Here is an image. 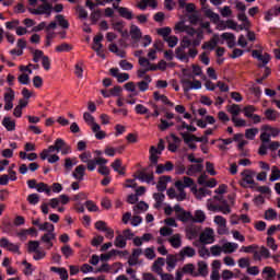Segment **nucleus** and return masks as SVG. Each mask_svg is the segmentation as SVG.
I'll list each match as a JSON object with an SVG mask.
<instances>
[{"label": "nucleus", "mask_w": 280, "mask_h": 280, "mask_svg": "<svg viewBox=\"0 0 280 280\" xmlns=\"http://www.w3.org/2000/svg\"><path fill=\"white\" fill-rule=\"evenodd\" d=\"M198 56V49L192 48L191 43L187 39H182L179 46L175 49V58L179 60V62H189V60H194Z\"/></svg>", "instance_id": "f257e3e1"}, {"label": "nucleus", "mask_w": 280, "mask_h": 280, "mask_svg": "<svg viewBox=\"0 0 280 280\" xmlns=\"http://www.w3.org/2000/svg\"><path fill=\"white\" fill-rule=\"evenodd\" d=\"M52 152H57V153L61 152L63 156H67V154H71L72 150H71V145H69L65 140H62V138H58L55 140L54 145H50L48 147V149H45L44 151H42L39 155L42 161H47V158Z\"/></svg>", "instance_id": "f03ea898"}, {"label": "nucleus", "mask_w": 280, "mask_h": 280, "mask_svg": "<svg viewBox=\"0 0 280 280\" xmlns=\"http://www.w3.org/2000/svg\"><path fill=\"white\" fill-rule=\"evenodd\" d=\"M182 40H188L190 43V47L196 49V47H200L202 40H205V31L202 28H194L187 31V35L182 38Z\"/></svg>", "instance_id": "7ed1b4c3"}, {"label": "nucleus", "mask_w": 280, "mask_h": 280, "mask_svg": "<svg viewBox=\"0 0 280 280\" xmlns=\"http://www.w3.org/2000/svg\"><path fill=\"white\" fill-rule=\"evenodd\" d=\"M202 12L205 13V16L210 19L211 23H213L217 26V30L219 32H224L225 30H228L229 20H220V14L213 12V10L209 8H202Z\"/></svg>", "instance_id": "20e7f679"}, {"label": "nucleus", "mask_w": 280, "mask_h": 280, "mask_svg": "<svg viewBox=\"0 0 280 280\" xmlns=\"http://www.w3.org/2000/svg\"><path fill=\"white\" fill-rule=\"evenodd\" d=\"M241 187H244V189H255V172L245 170L241 173Z\"/></svg>", "instance_id": "39448f33"}, {"label": "nucleus", "mask_w": 280, "mask_h": 280, "mask_svg": "<svg viewBox=\"0 0 280 280\" xmlns=\"http://www.w3.org/2000/svg\"><path fill=\"white\" fill-rule=\"evenodd\" d=\"M30 14H34L35 16H46L49 19L51 16V12H54V7L49 3H43L38 5L36 9H28Z\"/></svg>", "instance_id": "423d86ee"}, {"label": "nucleus", "mask_w": 280, "mask_h": 280, "mask_svg": "<svg viewBox=\"0 0 280 280\" xmlns=\"http://www.w3.org/2000/svg\"><path fill=\"white\" fill-rule=\"evenodd\" d=\"M163 150H165V142L163 141V139H160L158 148L154 145L150 148V162L152 163V165H158L159 156L163 154Z\"/></svg>", "instance_id": "0eeeda50"}, {"label": "nucleus", "mask_w": 280, "mask_h": 280, "mask_svg": "<svg viewBox=\"0 0 280 280\" xmlns=\"http://www.w3.org/2000/svg\"><path fill=\"white\" fill-rule=\"evenodd\" d=\"M199 242L201 244H213L215 242V232L211 228H206L203 232L199 235Z\"/></svg>", "instance_id": "6e6552de"}, {"label": "nucleus", "mask_w": 280, "mask_h": 280, "mask_svg": "<svg viewBox=\"0 0 280 280\" xmlns=\"http://www.w3.org/2000/svg\"><path fill=\"white\" fill-rule=\"evenodd\" d=\"M257 108L253 105H247L243 108L244 117L252 119L254 124H261V116L255 114Z\"/></svg>", "instance_id": "1a4fd4ad"}, {"label": "nucleus", "mask_w": 280, "mask_h": 280, "mask_svg": "<svg viewBox=\"0 0 280 280\" xmlns=\"http://www.w3.org/2000/svg\"><path fill=\"white\" fill-rule=\"evenodd\" d=\"M180 84L185 93H189V91H199V89H202V82H200L199 80L189 81L183 79L180 81Z\"/></svg>", "instance_id": "9d476101"}, {"label": "nucleus", "mask_w": 280, "mask_h": 280, "mask_svg": "<svg viewBox=\"0 0 280 280\" xmlns=\"http://www.w3.org/2000/svg\"><path fill=\"white\" fill-rule=\"evenodd\" d=\"M213 222L218 226V235H229V228H226V219H224V217L215 215Z\"/></svg>", "instance_id": "9b49d317"}, {"label": "nucleus", "mask_w": 280, "mask_h": 280, "mask_svg": "<svg viewBox=\"0 0 280 280\" xmlns=\"http://www.w3.org/2000/svg\"><path fill=\"white\" fill-rule=\"evenodd\" d=\"M207 207L209 211L223 213V215H229V213H231V206H229L228 202H224L222 205L207 203Z\"/></svg>", "instance_id": "f8f14e48"}, {"label": "nucleus", "mask_w": 280, "mask_h": 280, "mask_svg": "<svg viewBox=\"0 0 280 280\" xmlns=\"http://www.w3.org/2000/svg\"><path fill=\"white\" fill-rule=\"evenodd\" d=\"M0 248H7L9 253L21 255V247L14 243H11L7 237L0 238Z\"/></svg>", "instance_id": "ddd939ff"}, {"label": "nucleus", "mask_w": 280, "mask_h": 280, "mask_svg": "<svg viewBox=\"0 0 280 280\" xmlns=\"http://www.w3.org/2000/svg\"><path fill=\"white\" fill-rule=\"evenodd\" d=\"M252 56L258 60V62H261L258 65V67L264 68L270 62V55L269 54H262L261 50H253Z\"/></svg>", "instance_id": "4468645a"}, {"label": "nucleus", "mask_w": 280, "mask_h": 280, "mask_svg": "<svg viewBox=\"0 0 280 280\" xmlns=\"http://www.w3.org/2000/svg\"><path fill=\"white\" fill-rule=\"evenodd\" d=\"M7 93H4V110H12L14 108V90L12 88L7 89Z\"/></svg>", "instance_id": "2eb2a0df"}, {"label": "nucleus", "mask_w": 280, "mask_h": 280, "mask_svg": "<svg viewBox=\"0 0 280 280\" xmlns=\"http://www.w3.org/2000/svg\"><path fill=\"white\" fill-rule=\"evenodd\" d=\"M270 249L266 246H261L259 250L256 249V252H254L253 259L254 261H261V259H270Z\"/></svg>", "instance_id": "dca6fc26"}, {"label": "nucleus", "mask_w": 280, "mask_h": 280, "mask_svg": "<svg viewBox=\"0 0 280 280\" xmlns=\"http://www.w3.org/2000/svg\"><path fill=\"white\" fill-rule=\"evenodd\" d=\"M54 240H56V232H46L40 237V242L45 244L47 250H51V248H54Z\"/></svg>", "instance_id": "f3484780"}, {"label": "nucleus", "mask_w": 280, "mask_h": 280, "mask_svg": "<svg viewBox=\"0 0 280 280\" xmlns=\"http://www.w3.org/2000/svg\"><path fill=\"white\" fill-rule=\"evenodd\" d=\"M86 168L88 167L84 164L78 165L71 174L72 178H74V180H78L79 183H82L86 174Z\"/></svg>", "instance_id": "a211bd4d"}, {"label": "nucleus", "mask_w": 280, "mask_h": 280, "mask_svg": "<svg viewBox=\"0 0 280 280\" xmlns=\"http://www.w3.org/2000/svg\"><path fill=\"white\" fill-rule=\"evenodd\" d=\"M109 73L113 75V78H116L117 82L119 83L128 82V80H130V74L126 72H119V68H112Z\"/></svg>", "instance_id": "6ab92c4d"}, {"label": "nucleus", "mask_w": 280, "mask_h": 280, "mask_svg": "<svg viewBox=\"0 0 280 280\" xmlns=\"http://www.w3.org/2000/svg\"><path fill=\"white\" fill-rule=\"evenodd\" d=\"M2 126L8 132H14L16 130V120L10 116H4L2 119Z\"/></svg>", "instance_id": "aec40b11"}, {"label": "nucleus", "mask_w": 280, "mask_h": 280, "mask_svg": "<svg viewBox=\"0 0 280 280\" xmlns=\"http://www.w3.org/2000/svg\"><path fill=\"white\" fill-rule=\"evenodd\" d=\"M221 246L225 255H231L232 253H235L237 248H240V245L237 243H233L229 241H223Z\"/></svg>", "instance_id": "412c9836"}, {"label": "nucleus", "mask_w": 280, "mask_h": 280, "mask_svg": "<svg viewBox=\"0 0 280 280\" xmlns=\"http://www.w3.org/2000/svg\"><path fill=\"white\" fill-rule=\"evenodd\" d=\"M107 163H108V160L104 158H97L96 160H92L90 162V164L88 165V171L95 172V170L97 168V165H100V167H104L106 166Z\"/></svg>", "instance_id": "4be33fe9"}, {"label": "nucleus", "mask_w": 280, "mask_h": 280, "mask_svg": "<svg viewBox=\"0 0 280 280\" xmlns=\"http://www.w3.org/2000/svg\"><path fill=\"white\" fill-rule=\"evenodd\" d=\"M136 180H140V183H147V185H156L154 182V175H148L144 172H140L136 177Z\"/></svg>", "instance_id": "5701e85b"}, {"label": "nucleus", "mask_w": 280, "mask_h": 280, "mask_svg": "<svg viewBox=\"0 0 280 280\" xmlns=\"http://www.w3.org/2000/svg\"><path fill=\"white\" fill-rule=\"evenodd\" d=\"M221 38L226 42V45L230 49H233V47L237 45V38L233 33H223L221 34Z\"/></svg>", "instance_id": "b1692460"}, {"label": "nucleus", "mask_w": 280, "mask_h": 280, "mask_svg": "<svg viewBox=\"0 0 280 280\" xmlns=\"http://www.w3.org/2000/svg\"><path fill=\"white\" fill-rule=\"evenodd\" d=\"M153 98L155 102H160L164 106H170L171 108L174 107V103L170 102V98L165 96V94H161L160 92H154Z\"/></svg>", "instance_id": "393cba45"}, {"label": "nucleus", "mask_w": 280, "mask_h": 280, "mask_svg": "<svg viewBox=\"0 0 280 280\" xmlns=\"http://www.w3.org/2000/svg\"><path fill=\"white\" fill-rule=\"evenodd\" d=\"M198 270H196L197 277H207L209 275V265L205 260H200L197 264Z\"/></svg>", "instance_id": "a878e982"}, {"label": "nucleus", "mask_w": 280, "mask_h": 280, "mask_svg": "<svg viewBox=\"0 0 280 280\" xmlns=\"http://www.w3.org/2000/svg\"><path fill=\"white\" fill-rule=\"evenodd\" d=\"M83 119L85 121V124H88V126L91 127L92 130H100V125H97V122H95V117H93V115H91L89 112H85L83 114Z\"/></svg>", "instance_id": "bb28decb"}, {"label": "nucleus", "mask_w": 280, "mask_h": 280, "mask_svg": "<svg viewBox=\"0 0 280 280\" xmlns=\"http://www.w3.org/2000/svg\"><path fill=\"white\" fill-rule=\"evenodd\" d=\"M172 183V176H161L156 185L158 191H165L167 189V184Z\"/></svg>", "instance_id": "cd10ccee"}, {"label": "nucleus", "mask_w": 280, "mask_h": 280, "mask_svg": "<svg viewBox=\"0 0 280 280\" xmlns=\"http://www.w3.org/2000/svg\"><path fill=\"white\" fill-rule=\"evenodd\" d=\"M191 191L199 200H202V198H207V196H211V190H209L208 188L198 189L196 186H192Z\"/></svg>", "instance_id": "c85d7f7f"}, {"label": "nucleus", "mask_w": 280, "mask_h": 280, "mask_svg": "<svg viewBox=\"0 0 280 280\" xmlns=\"http://www.w3.org/2000/svg\"><path fill=\"white\" fill-rule=\"evenodd\" d=\"M176 189H186L187 187H194V179L190 177H184L183 180L175 182Z\"/></svg>", "instance_id": "c756f323"}, {"label": "nucleus", "mask_w": 280, "mask_h": 280, "mask_svg": "<svg viewBox=\"0 0 280 280\" xmlns=\"http://www.w3.org/2000/svg\"><path fill=\"white\" fill-rule=\"evenodd\" d=\"M50 272H55L61 280H69V271L65 267H50Z\"/></svg>", "instance_id": "7c9ffc66"}, {"label": "nucleus", "mask_w": 280, "mask_h": 280, "mask_svg": "<svg viewBox=\"0 0 280 280\" xmlns=\"http://www.w3.org/2000/svg\"><path fill=\"white\" fill-rule=\"evenodd\" d=\"M116 10H118V14L126 19L127 21H132L133 14L132 11L126 7H115Z\"/></svg>", "instance_id": "2f4dec72"}, {"label": "nucleus", "mask_w": 280, "mask_h": 280, "mask_svg": "<svg viewBox=\"0 0 280 280\" xmlns=\"http://www.w3.org/2000/svg\"><path fill=\"white\" fill-rule=\"evenodd\" d=\"M138 62H139L140 67H142V69H145L147 71H156V65H152L150 62V59H148L145 57H140Z\"/></svg>", "instance_id": "473e14b6"}, {"label": "nucleus", "mask_w": 280, "mask_h": 280, "mask_svg": "<svg viewBox=\"0 0 280 280\" xmlns=\"http://www.w3.org/2000/svg\"><path fill=\"white\" fill-rule=\"evenodd\" d=\"M152 82V77L145 75L143 81L137 83L140 93H145L150 89V83Z\"/></svg>", "instance_id": "72a5a7b5"}, {"label": "nucleus", "mask_w": 280, "mask_h": 280, "mask_svg": "<svg viewBox=\"0 0 280 280\" xmlns=\"http://www.w3.org/2000/svg\"><path fill=\"white\" fill-rule=\"evenodd\" d=\"M167 242L171 244L172 248H180L183 246V238L180 237V234H174L172 237L167 240Z\"/></svg>", "instance_id": "f704fd0d"}, {"label": "nucleus", "mask_w": 280, "mask_h": 280, "mask_svg": "<svg viewBox=\"0 0 280 280\" xmlns=\"http://www.w3.org/2000/svg\"><path fill=\"white\" fill-rule=\"evenodd\" d=\"M165 266V258H158L152 266V271L156 275H161L163 272V267Z\"/></svg>", "instance_id": "c9c22d12"}, {"label": "nucleus", "mask_w": 280, "mask_h": 280, "mask_svg": "<svg viewBox=\"0 0 280 280\" xmlns=\"http://www.w3.org/2000/svg\"><path fill=\"white\" fill-rule=\"evenodd\" d=\"M174 30H175V34H186L187 35V32H189V30H191V26H187L184 21H180L175 24Z\"/></svg>", "instance_id": "e433bc0d"}, {"label": "nucleus", "mask_w": 280, "mask_h": 280, "mask_svg": "<svg viewBox=\"0 0 280 280\" xmlns=\"http://www.w3.org/2000/svg\"><path fill=\"white\" fill-rule=\"evenodd\" d=\"M203 167L205 166L202 164H192L188 167L186 174L187 176H196L197 174H200V172H202Z\"/></svg>", "instance_id": "4c0bfd02"}, {"label": "nucleus", "mask_w": 280, "mask_h": 280, "mask_svg": "<svg viewBox=\"0 0 280 280\" xmlns=\"http://www.w3.org/2000/svg\"><path fill=\"white\" fill-rule=\"evenodd\" d=\"M102 40H104V35L102 34H98L93 38L92 49H94V51H102V48L104 47V45H102Z\"/></svg>", "instance_id": "58836bf2"}, {"label": "nucleus", "mask_w": 280, "mask_h": 280, "mask_svg": "<svg viewBox=\"0 0 280 280\" xmlns=\"http://www.w3.org/2000/svg\"><path fill=\"white\" fill-rule=\"evenodd\" d=\"M153 199L155 200L154 209H161L163 202H165V195L163 192H155L153 194Z\"/></svg>", "instance_id": "ea45409f"}, {"label": "nucleus", "mask_w": 280, "mask_h": 280, "mask_svg": "<svg viewBox=\"0 0 280 280\" xmlns=\"http://www.w3.org/2000/svg\"><path fill=\"white\" fill-rule=\"evenodd\" d=\"M218 38L213 37L209 42H205L201 46V49L208 50V51H213L215 47H218Z\"/></svg>", "instance_id": "a19ab883"}, {"label": "nucleus", "mask_w": 280, "mask_h": 280, "mask_svg": "<svg viewBox=\"0 0 280 280\" xmlns=\"http://www.w3.org/2000/svg\"><path fill=\"white\" fill-rule=\"evenodd\" d=\"M265 116L268 121H277V119L280 117V113L275 109H266Z\"/></svg>", "instance_id": "79ce46f5"}, {"label": "nucleus", "mask_w": 280, "mask_h": 280, "mask_svg": "<svg viewBox=\"0 0 280 280\" xmlns=\"http://www.w3.org/2000/svg\"><path fill=\"white\" fill-rule=\"evenodd\" d=\"M183 272L185 275H190V277H198V273H196V265L194 264H186L183 268H182Z\"/></svg>", "instance_id": "37998d69"}, {"label": "nucleus", "mask_w": 280, "mask_h": 280, "mask_svg": "<svg viewBox=\"0 0 280 280\" xmlns=\"http://www.w3.org/2000/svg\"><path fill=\"white\" fill-rule=\"evenodd\" d=\"M205 220H207V214H205V211L196 210L192 217V221L196 222L197 224H202Z\"/></svg>", "instance_id": "c03bdc74"}, {"label": "nucleus", "mask_w": 280, "mask_h": 280, "mask_svg": "<svg viewBox=\"0 0 280 280\" xmlns=\"http://www.w3.org/2000/svg\"><path fill=\"white\" fill-rule=\"evenodd\" d=\"M125 89H126V91L131 93V95H129V97H137L139 95V90H137V84H135V82L126 83Z\"/></svg>", "instance_id": "a18cd8bd"}, {"label": "nucleus", "mask_w": 280, "mask_h": 280, "mask_svg": "<svg viewBox=\"0 0 280 280\" xmlns=\"http://www.w3.org/2000/svg\"><path fill=\"white\" fill-rule=\"evenodd\" d=\"M179 255L182 257H196V249L190 246H185L184 248L180 249Z\"/></svg>", "instance_id": "49530a36"}, {"label": "nucleus", "mask_w": 280, "mask_h": 280, "mask_svg": "<svg viewBox=\"0 0 280 280\" xmlns=\"http://www.w3.org/2000/svg\"><path fill=\"white\" fill-rule=\"evenodd\" d=\"M114 245L116 248H126V246H128V241L124 237V235L119 234L116 236Z\"/></svg>", "instance_id": "de8ad7c7"}, {"label": "nucleus", "mask_w": 280, "mask_h": 280, "mask_svg": "<svg viewBox=\"0 0 280 280\" xmlns=\"http://www.w3.org/2000/svg\"><path fill=\"white\" fill-rule=\"evenodd\" d=\"M112 168L114 170V172H117V174H120V176H125L126 172H124V167H121V160L116 159L113 163H112Z\"/></svg>", "instance_id": "09e8293b"}, {"label": "nucleus", "mask_w": 280, "mask_h": 280, "mask_svg": "<svg viewBox=\"0 0 280 280\" xmlns=\"http://www.w3.org/2000/svg\"><path fill=\"white\" fill-rule=\"evenodd\" d=\"M35 189L38 191V194H46V196H51V188H49V186L45 183L37 184Z\"/></svg>", "instance_id": "8fccbe9b"}, {"label": "nucleus", "mask_w": 280, "mask_h": 280, "mask_svg": "<svg viewBox=\"0 0 280 280\" xmlns=\"http://www.w3.org/2000/svg\"><path fill=\"white\" fill-rule=\"evenodd\" d=\"M228 30H233L234 32H244L246 27L244 25H238L237 22L233 20H228Z\"/></svg>", "instance_id": "3c124183"}, {"label": "nucleus", "mask_w": 280, "mask_h": 280, "mask_svg": "<svg viewBox=\"0 0 280 280\" xmlns=\"http://www.w3.org/2000/svg\"><path fill=\"white\" fill-rule=\"evenodd\" d=\"M177 220H179V222H189L190 220L194 219V215L191 214V212H187V211H182L176 215Z\"/></svg>", "instance_id": "603ef678"}, {"label": "nucleus", "mask_w": 280, "mask_h": 280, "mask_svg": "<svg viewBox=\"0 0 280 280\" xmlns=\"http://www.w3.org/2000/svg\"><path fill=\"white\" fill-rule=\"evenodd\" d=\"M150 209V206L145 203V201H140L136 206H133L135 213H145Z\"/></svg>", "instance_id": "864d4df0"}, {"label": "nucleus", "mask_w": 280, "mask_h": 280, "mask_svg": "<svg viewBox=\"0 0 280 280\" xmlns=\"http://www.w3.org/2000/svg\"><path fill=\"white\" fill-rule=\"evenodd\" d=\"M259 135V129L257 128H249L245 130V139L249 141H255V138Z\"/></svg>", "instance_id": "5fc2aeb1"}, {"label": "nucleus", "mask_w": 280, "mask_h": 280, "mask_svg": "<svg viewBox=\"0 0 280 280\" xmlns=\"http://www.w3.org/2000/svg\"><path fill=\"white\" fill-rule=\"evenodd\" d=\"M109 51H112V54H116L118 58H126V50L119 49V47H117V44H110Z\"/></svg>", "instance_id": "6e6d98bb"}, {"label": "nucleus", "mask_w": 280, "mask_h": 280, "mask_svg": "<svg viewBox=\"0 0 280 280\" xmlns=\"http://www.w3.org/2000/svg\"><path fill=\"white\" fill-rule=\"evenodd\" d=\"M130 36L132 40H139V38L142 36L141 28H139L137 25H131Z\"/></svg>", "instance_id": "4d7b16f0"}, {"label": "nucleus", "mask_w": 280, "mask_h": 280, "mask_svg": "<svg viewBox=\"0 0 280 280\" xmlns=\"http://www.w3.org/2000/svg\"><path fill=\"white\" fill-rule=\"evenodd\" d=\"M232 124L235 128H246L248 126L244 118H240L237 116L231 118Z\"/></svg>", "instance_id": "13d9d810"}, {"label": "nucleus", "mask_w": 280, "mask_h": 280, "mask_svg": "<svg viewBox=\"0 0 280 280\" xmlns=\"http://www.w3.org/2000/svg\"><path fill=\"white\" fill-rule=\"evenodd\" d=\"M262 130L265 132H268L270 135V137H279L280 135V129L279 128H275L270 125H266L262 127Z\"/></svg>", "instance_id": "bf43d9fd"}, {"label": "nucleus", "mask_w": 280, "mask_h": 280, "mask_svg": "<svg viewBox=\"0 0 280 280\" xmlns=\"http://www.w3.org/2000/svg\"><path fill=\"white\" fill-rule=\"evenodd\" d=\"M228 113L232 115V117H237L240 113H242V107L238 104H232L228 107Z\"/></svg>", "instance_id": "052dcab7"}, {"label": "nucleus", "mask_w": 280, "mask_h": 280, "mask_svg": "<svg viewBox=\"0 0 280 280\" xmlns=\"http://www.w3.org/2000/svg\"><path fill=\"white\" fill-rule=\"evenodd\" d=\"M176 264H178V260H176V258H174L173 256H168L166 258V270L168 272H172V270L176 268Z\"/></svg>", "instance_id": "680f3d73"}, {"label": "nucleus", "mask_w": 280, "mask_h": 280, "mask_svg": "<svg viewBox=\"0 0 280 280\" xmlns=\"http://www.w3.org/2000/svg\"><path fill=\"white\" fill-rule=\"evenodd\" d=\"M74 165H78V160L75 159H72L71 158H67L65 160V164H63V167L67 172H71L73 170V166Z\"/></svg>", "instance_id": "e2e57ef3"}, {"label": "nucleus", "mask_w": 280, "mask_h": 280, "mask_svg": "<svg viewBox=\"0 0 280 280\" xmlns=\"http://www.w3.org/2000/svg\"><path fill=\"white\" fill-rule=\"evenodd\" d=\"M161 124L158 126L159 130H161L162 132H165V130H167L168 128H172V126H174V121H167V119H160Z\"/></svg>", "instance_id": "0e129e2a"}, {"label": "nucleus", "mask_w": 280, "mask_h": 280, "mask_svg": "<svg viewBox=\"0 0 280 280\" xmlns=\"http://www.w3.org/2000/svg\"><path fill=\"white\" fill-rule=\"evenodd\" d=\"M61 254L65 259H69V257H73V248H71V245H65L61 247Z\"/></svg>", "instance_id": "69168bd1"}, {"label": "nucleus", "mask_w": 280, "mask_h": 280, "mask_svg": "<svg viewBox=\"0 0 280 280\" xmlns=\"http://www.w3.org/2000/svg\"><path fill=\"white\" fill-rule=\"evenodd\" d=\"M40 248V242L39 241H30L28 242V246H27V250L28 253H36L38 252Z\"/></svg>", "instance_id": "338daca9"}, {"label": "nucleus", "mask_w": 280, "mask_h": 280, "mask_svg": "<svg viewBox=\"0 0 280 280\" xmlns=\"http://www.w3.org/2000/svg\"><path fill=\"white\" fill-rule=\"evenodd\" d=\"M186 236L188 240H196V237H198V230L194 226L187 228Z\"/></svg>", "instance_id": "774afa93"}]
</instances>
